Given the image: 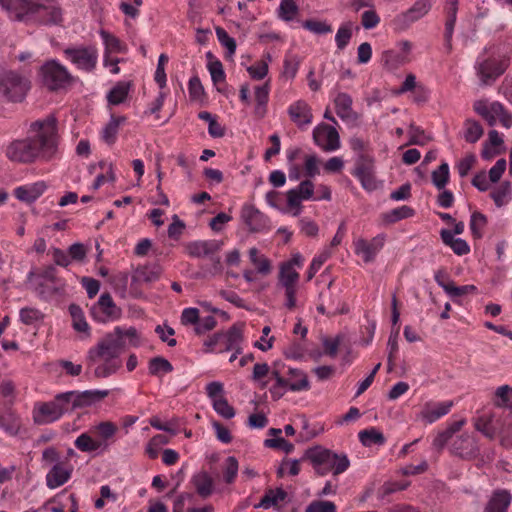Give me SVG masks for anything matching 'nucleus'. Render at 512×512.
Listing matches in <instances>:
<instances>
[{"label": "nucleus", "mask_w": 512, "mask_h": 512, "mask_svg": "<svg viewBox=\"0 0 512 512\" xmlns=\"http://www.w3.org/2000/svg\"><path fill=\"white\" fill-rule=\"evenodd\" d=\"M45 182L39 181L30 186H21L15 189V196L20 201L33 203L46 190Z\"/></svg>", "instance_id": "obj_28"}, {"label": "nucleus", "mask_w": 512, "mask_h": 512, "mask_svg": "<svg viewBox=\"0 0 512 512\" xmlns=\"http://www.w3.org/2000/svg\"><path fill=\"white\" fill-rule=\"evenodd\" d=\"M385 236L380 234L374 237L371 241L365 239H358L355 242L356 254H362L364 262L368 263L374 260L377 253L383 248Z\"/></svg>", "instance_id": "obj_20"}, {"label": "nucleus", "mask_w": 512, "mask_h": 512, "mask_svg": "<svg viewBox=\"0 0 512 512\" xmlns=\"http://www.w3.org/2000/svg\"><path fill=\"white\" fill-rule=\"evenodd\" d=\"M63 53L80 70L91 72L96 67L98 52L94 46L68 47Z\"/></svg>", "instance_id": "obj_10"}, {"label": "nucleus", "mask_w": 512, "mask_h": 512, "mask_svg": "<svg viewBox=\"0 0 512 512\" xmlns=\"http://www.w3.org/2000/svg\"><path fill=\"white\" fill-rule=\"evenodd\" d=\"M336 114L342 119H349L353 113L352 98L347 93H339L335 100Z\"/></svg>", "instance_id": "obj_39"}, {"label": "nucleus", "mask_w": 512, "mask_h": 512, "mask_svg": "<svg viewBox=\"0 0 512 512\" xmlns=\"http://www.w3.org/2000/svg\"><path fill=\"white\" fill-rule=\"evenodd\" d=\"M104 362L98 365L94 370L96 378H106L114 374L120 367L121 363L118 360L102 359Z\"/></svg>", "instance_id": "obj_49"}, {"label": "nucleus", "mask_w": 512, "mask_h": 512, "mask_svg": "<svg viewBox=\"0 0 512 512\" xmlns=\"http://www.w3.org/2000/svg\"><path fill=\"white\" fill-rule=\"evenodd\" d=\"M111 284L114 291L119 294L122 298H125L128 286V274L120 272L114 275L111 279Z\"/></svg>", "instance_id": "obj_62"}, {"label": "nucleus", "mask_w": 512, "mask_h": 512, "mask_svg": "<svg viewBox=\"0 0 512 512\" xmlns=\"http://www.w3.org/2000/svg\"><path fill=\"white\" fill-rule=\"evenodd\" d=\"M214 410L223 418L231 419L235 416V409L228 403L227 399L220 397L213 401Z\"/></svg>", "instance_id": "obj_56"}, {"label": "nucleus", "mask_w": 512, "mask_h": 512, "mask_svg": "<svg viewBox=\"0 0 512 512\" xmlns=\"http://www.w3.org/2000/svg\"><path fill=\"white\" fill-rule=\"evenodd\" d=\"M314 142L325 151H334L340 147L337 130L328 124H320L313 131Z\"/></svg>", "instance_id": "obj_18"}, {"label": "nucleus", "mask_w": 512, "mask_h": 512, "mask_svg": "<svg viewBox=\"0 0 512 512\" xmlns=\"http://www.w3.org/2000/svg\"><path fill=\"white\" fill-rule=\"evenodd\" d=\"M90 314L95 321L106 323L120 318L121 309L114 303L109 293H103L91 307Z\"/></svg>", "instance_id": "obj_13"}, {"label": "nucleus", "mask_w": 512, "mask_h": 512, "mask_svg": "<svg viewBox=\"0 0 512 512\" xmlns=\"http://www.w3.org/2000/svg\"><path fill=\"white\" fill-rule=\"evenodd\" d=\"M287 497L286 491L282 488H278L275 491L270 489L261 498L259 504L255 505V508H269L270 506L276 505L278 501H283Z\"/></svg>", "instance_id": "obj_44"}, {"label": "nucleus", "mask_w": 512, "mask_h": 512, "mask_svg": "<svg viewBox=\"0 0 512 512\" xmlns=\"http://www.w3.org/2000/svg\"><path fill=\"white\" fill-rule=\"evenodd\" d=\"M450 451L455 456L471 460L479 455L480 449L475 438L464 433L453 440Z\"/></svg>", "instance_id": "obj_16"}, {"label": "nucleus", "mask_w": 512, "mask_h": 512, "mask_svg": "<svg viewBox=\"0 0 512 512\" xmlns=\"http://www.w3.org/2000/svg\"><path fill=\"white\" fill-rule=\"evenodd\" d=\"M31 88L30 80L14 71L0 74V93L8 101L22 102Z\"/></svg>", "instance_id": "obj_7"}, {"label": "nucleus", "mask_w": 512, "mask_h": 512, "mask_svg": "<svg viewBox=\"0 0 512 512\" xmlns=\"http://www.w3.org/2000/svg\"><path fill=\"white\" fill-rule=\"evenodd\" d=\"M288 115L299 128L309 125L313 119L312 109L304 100H298L291 104L288 108Z\"/></svg>", "instance_id": "obj_21"}, {"label": "nucleus", "mask_w": 512, "mask_h": 512, "mask_svg": "<svg viewBox=\"0 0 512 512\" xmlns=\"http://www.w3.org/2000/svg\"><path fill=\"white\" fill-rule=\"evenodd\" d=\"M351 38H352V23L346 22L339 27V29L335 35V41H336L337 48L339 50H343L348 45Z\"/></svg>", "instance_id": "obj_52"}, {"label": "nucleus", "mask_w": 512, "mask_h": 512, "mask_svg": "<svg viewBox=\"0 0 512 512\" xmlns=\"http://www.w3.org/2000/svg\"><path fill=\"white\" fill-rule=\"evenodd\" d=\"M126 120L124 116H111L109 122L105 125L102 131V138L108 144H113L116 140V135L119 130V126Z\"/></svg>", "instance_id": "obj_41"}, {"label": "nucleus", "mask_w": 512, "mask_h": 512, "mask_svg": "<svg viewBox=\"0 0 512 512\" xmlns=\"http://www.w3.org/2000/svg\"><path fill=\"white\" fill-rule=\"evenodd\" d=\"M289 374L291 376H299L300 380L289 382L284 377H279L277 382H275V385H277L281 389H285L286 387L289 388L291 391H302V390H308L310 388V383L308 380V377L305 372L299 369H289Z\"/></svg>", "instance_id": "obj_27"}, {"label": "nucleus", "mask_w": 512, "mask_h": 512, "mask_svg": "<svg viewBox=\"0 0 512 512\" xmlns=\"http://www.w3.org/2000/svg\"><path fill=\"white\" fill-rule=\"evenodd\" d=\"M305 512H336V505L331 501H313Z\"/></svg>", "instance_id": "obj_64"}, {"label": "nucleus", "mask_w": 512, "mask_h": 512, "mask_svg": "<svg viewBox=\"0 0 512 512\" xmlns=\"http://www.w3.org/2000/svg\"><path fill=\"white\" fill-rule=\"evenodd\" d=\"M43 318L40 310L32 307H24L20 310V320L25 325H32Z\"/></svg>", "instance_id": "obj_60"}, {"label": "nucleus", "mask_w": 512, "mask_h": 512, "mask_svg": "<svg viewBox=\"0 0 512 512\" xmlns=\"http://www.w3.org/2000/svg\"><path fill=\"white\" fill-rule=\"evenodd\" d=\"M359 440L363 446L383 445L386 441L382 432L375 428L365 429L359 432Z\"/></svg>", "instance_id": "obj_40"}, {"label": "nucleus", "mask_w": 512, "mask_h": 512, "mask_svg": "<svg viewBox=\"0 0 512 512\" xmlns=\"http://www.w3.org/2000/svg\"><path fill=\"white\" fill-rule=\"evenodd\" d=\"M244 341L243 330L232 331L231 335L227 340L226 349L233 351L237 356L242 353V343Z\"/></svg>", "instance_id": "obj_63"}, {"label": "nucleus", "mask_w": 512, "mask_h": 512, "mask_svg": "<svg viewBox=\"0 0 512 512\" xmlns=\"http://www.w3.org/2000/svg\"><path fill=\"white\" fill-rule=\"evenodd\" d=\"M131 87L130 82H118L108 93L107 100L112 105H119L125 101Z\"/></svg>", "instance_id": "obj_37"}, {"label": "nucleus", "mask_w": 512, "mask_h": 512, "mask_svg": "<svg viewBox=\"0 0 512 512\" xmlns=\"http://www.w3.org/2000/svg\"><path fill=\"white\" fill-rule=\"evenodd\" d=\"M72 469L66 468L63 463H55L46 475V485L50 489L64 485L71 477Z\"/></svg>", "instance_id": "obj_24"}, {"label": "nucleus", "mask_w": 512, "mask_h": 512, "mask_svg": "<svg viewBox=\"0 0 512 512\" xmlns=\"http://www.w3.org/2000/svg\"><path fill=\"white\" fill-rule=\"evenodd\" d=\"M34 19L42 25H58L62 22V11L57 6L43 5Z\"/></svg>", "instance_id": "obj_31"}, {"label": "nucleus", "mask_w": 512, "mask_h": 512, "mask_svg": "<svg viewBox=\"0 0 512 512\" xmlns=\"http://www.w3.org/2000/svg\"><path fill=\"white\" fill-rule=\"evenodd\" d=\"M216 35L218 38V41L226 47L229 56H232L235 54L236 51V41L234 38L230 37L229 34L226 32L225 29L222 27H216Z\"/></svg>", "instance_id": "obj_59"}, {"label": "nucleus", "mask_w": 512, "mask_h": 512, "mask_svg": "<svg viewBox=\"0 0 512 512\" xmlns=\"http://www.w3.org/2000/svg\"><path fill=\"white\" fill-rule=\"evenodd\" d=\"M59 135L57 118L50 114L30 124L28 136L11 142L6 149L9 160L30 164L37 159L49 161L57 153Z\"/></svg>", "instance_id": "obj_1"}, {"label": "nucleus", "mask_w": 512, "mask_h": 512, "mask_svg": "<svg viewBox=\"0 0 512 512\" xmlns=\"http://www.w3.org/2000/svg\"><path fill=\"white\" fill-rule=\"evenodd\" d=\"M511 193L510 182L505 181L500 186L496 187L490 193V197L493 199L497 207H502L509 202V195Z\"/></svg>", "instance_id": "obj_45"}, {"label": "nucleus", "mask_w": 512, "mask_h": 512, "mask_svg": "<svg viewBox=\"0 0 512 512\" xmlns=\"http://www.w3.org/2000/svg\"><path fill=\"white\" fill-rule=\"evenodd\" d=\"M42 7L43 4L35 0H10L3 10L7 12L11 20L26 22L34 19Z\"/></svg>", "instance_id": "obj_11"}, {"label": "nucleus", "mask_w": 512, "mask_h": 512, "mask_svg": "<svg viewBox=\"0 0 512 512\" xmlns=\"http://www.w3.org/2000/svg\"><path fill=\"white\" fill-rule=\"evenodd\" d=\"M487 224V217L478 211L472 213L470 218V230L474 238L479 239L483 235V229Z\"/></svg>", "instance_id": "obj_48"}, {"label": "nucleus", "mask_w": 512, "mask_h": 512, "mask_svg": "<svg viewBox=\"0 0 512 512\" xmlns=\"http://www.w3.org/2000/svg\"><path fill=\"white\" fill-rule=\"evenodd\" d=\"M299 8L293 0H282L279 6L278 15L284 21H291L298 13Z\"/></svg>", "instance_id": "obj_53"}, {"label": "nucleus", "mask_w": 512, "mask_h": 512, "mask_svg": "<svg viewBox=\"0 0 512 512\" xmlns=\"http://www.w3.org/2000/svg\"><path fill=\"white\" fill-rule=\"evenodd\" d=\"M162 273L159 265H145L138 267L133 276V282L153 283L157 281Z\"/></svg>", "instance_id": "obj_32"}, {"label": "nucleus", "mask_w": 512, "mask_h": 512, "mask_svg": "<svg viewBox=\"0 0 512 512\" xmlns=\"http://www.w3.org/2000/svg\"><path fill=\"white\" fill-rule=\"evenodd\" d=\"M241 218L251 232H260L267 227V217L252 205L242 207Z\"/></svg>", "instance_id": "obj_19"}, {"label": "nucleus", "mask_w": 512, "mask_h": 512, "mask_svg": "<svg viewBox=\"0 0 512 512\" xmlns=\"http://www.w3.org/2000/svg\"><path fill=\"white\" fill-rule=\"evenodd\" d=\"M509 63V58H478L475 64V70L480 84L483 86L493 84L505 72Z\"/></svg>", "instance_id": "obj_8"}, {"label": "nucleus", "mask_w": 512, "mask_h": 512, "mask_svg": "<svg viewBox=\"0 0 512 512\" xmlns=\"http://www.w3.org/2000/svg\"><path fill=\"white\" fill-rule=\"evenodd\" d=\"M511 495L507 490H495L487 502L484 512H507Z\"/></svg>", "instance_id": "obj_26"}, {"label": "nucleus", "mask_w": 512, "mask_h": 512, "mask_svg": "<svg viewBox=\"0 0 512 512\" xmlns=\"http://www.w3.org/2000/svg\"><path fill=\"white\" fill-rule=\"evenodd\" d=\"M302 26L306 30L319 35L332 32L331 25L326 23L325 21L308 19L302 22Z\"/></svg>", "instance_id": "obj_55"}, {"label": "nucleus", "mask_w": 512, "mask_h": 512, "mask_svg": "<svg viewBox=\"0 0 512 512\" xmlns=\"http://www.w3.org/2000/svg\"><path fill=\"white\" fill-rule=\"evenodd\" d=\"M483 135V128L479 122L474 120H466L464 138L468 143L477 142Z\"/></svg>", "instance_id": "obj_50"}, {"label": "nucleus", "mask_w": 512, "mask_h": 512, "mask_svg": "<svg viewBox=\"0 0 512 512\" xmlns=\"http://www.w3.org/2000/svg\"><path fill=\"white\" fill-rule=\"evenodd\" d=\"M148 371L152 376H160L161 373H171L173 371V366L164 357L157 356L150 359L148 364Z\"/></svg>", "instance_id": "obj_42"}, {"label": "nucleus", "mask_w": 512, "mask_h": 512, "mask_svg": "<svg viewBox=\"0 0 512 512\" xmlns=\"http://www.w3.org/2000/svg\"><path fill=\"white\" fill-rule=\"evenodd\" d=\"M69 411V405L64 393H59L51 401L35 404L33 408V421L37 425L53 423Z\"/></svg>", "instance_id": "obj_6"}, {"label": "nucleus", "mask_w": 512, "mask_h": 512, "mask_svg": "<svg viewBox=\"0 0 512 512\" xmlns=\"http://www.w3.org/2000/svg\"><path fill=\"white\" fill-rule=\"evenodd\" d=\"M303 458L311 462L315 473L319 476H325L330 472L336 476L345 472L350 466L346 454H337L319 445L307 449Z\"/></svg>", "instance_id": "obj_4"}, {"label": "nucleus", "mask_w": 512, "mask_h": 512, "mask_svg": "<svg viewBox=\"0 0 512 512\" xmlns=\"http://www.w3.org/2000/svg\"><path fill=\"white\" fill-rule=\"evenodd\" d=\"M191 483L197 494L204 499L208 498L213 493V479L206 471L195 474L191 479Z\"/></svg>", "instance_id": "obj_29"}, {"label": "nucleus", "mask_w": 512, "mask_h": 512, "mask_svg": "<svg viewBox=\"0 0 512 512\" xmlns=\"http://www.w3.org/2000/svg\"><path fill=\"white\" fill-rule=\"evenodd\" d=\"M483 119L490 126H494L499 120L504 126L508 127V122L510 121L509 115L505 112L504 107L499 102H493L489 104V111L487 116H484Z\"/></svg>", "instance_id": "obj_33"}, {"label": "nucleus", "mask_w": 512, "mask_h": 512, "mask_svg": "<svg viewBox=\"0 0 512 512\" xmlns=\"http://www.w3.org/2000/svg\"><path fill=\"white\" fill-rule=\"evenodd\" d=\"M221 248V242L216 240L193 241L185 246L189 256L195 258L208 257L214 255Z\"/></svg>", "instance_id": "obj_22"}, {"label": "nucleus", "mask_w": 512, "mask_h": 512, "mask_svg": "<svg viewBox=\"0 0 512 512\" xmlns=\"http://www.w3.org/2000/svg\"><path fill=\"white\" fill-rule=\"evenodd\" d=\"M96 432L102 438V442L107 444L105 441L111 439L117 432L118 427L110 421L100 422L96 427Z\"/></svg>", "instance_id": "obj_61"}, {"label": "nucleus", "mask_w": 512, "mask_h": 512, "mask_svg": "<svg viewBox=\"0 0 512 512\" xmlns=\"http://www.w3.org/2000/svg\"><path fill=\"white\" fill-rule=\"evenodd\" d=\"M382 61L388 70H396L404 65L407 61L406 57L394 50L384 51L382 54Z\"/></svg>", "instance_id": "obj_47"}, {"label": "nucleus", "mask_w": 512, "mask_h": 512, "mask_svg": "<svg viewBox=\"0 0 512 512\" xmlns=\"http://www.w3.org/2000/svg\"><path fill=\"white\" fill-rule=\"evenodd\" d=\"M125 338L129 339L132 346H138V332L136 328L130 327L126 330L116 327L113 332L106 334L96 345L88 351V366L94 365L100 359L118 360L123 348L126 345Z\"/></svg>", "instance_id": "obj_3"}, {"label": "nucleus", "mask_w": 512, "mask_h": 512, "mask_svg": "<svg viewBox=\"0 0 512 512\" xmlns=\"http://www.w3.org/2000/svg\"><path fill=\"white\" fill-rule=\"evenodd\" d=\"M511 393L512 388L509 385L500 386L495 390L491 398L495 410L474 418V427L477 431L490 439L503 432L504 424L501 423V419L510 418L512 414L509 404Z\"/></svg>", "instance_id": "obj_2"}, {"label": "nucleus", "mask_w": 512, "mask_h": 512, "mask_svg": "<svg viewBox=\"0 0 512 512\" xmlns=\"http://www.w3.org/2000/svg\"><path fill=\"white\" fill-rule=\"evenodd\" d=\"M69 313L72 318V326L78 332L87 333L89 336L90 327L85 319L84 312L79 305L70 304Z\"/></svg>", "instance_id": "obj_36"}, {"label": "nucleus", "mask_w": 512, "mask_h": 512, "mask_svg": "<svg viewBox=\"0 0 512 512\" xmlns=\"http://www.w3.org/2000/svg\"><path fill=\"white\" fill-rule=\"evenodd\" d=\"M415 214L413 208L403 205L382 214V220L386 224H392L402 219L410 218Z\"/></svg>", "instance_id": "obj_38"}, {"label": "nucleus", "mask_w": 512, "mask_h": 512, "mask_svg": "<svg viewBox=\"0 0 512 512\" xmlns=\"http://www.w3.org/2000/svg\"><path fill=\"white\" fill-rule=\"evenodd\" d=\"M74 444L82 452H94L99 449L106 450L108 448V444L93 439L88 433L79 435Z\"/></svg>", "instance_id": "obj_34"}, {"label": "nucleus", "mask_w": 512, "mask_h": 512, "mask_svg": "<svg viewBox=\"0 0 512 512\" xmlns=\"http://www.w3.org/2000/svg\"><path fill=\"white\" fill-rule=\"evenodd\" d=\"M299 273L290 264H282L278 276V284L285 291V307L292 310L296 307L297 283Z\"/></svg>", "instance_id": "obj_12"}, {"label": "nucleus", "mask_w": 512, "mask_h": 512, "mask_svg": "<svg viewBox=\"0 0 512 512\" xmlns=\"http://www.w3.org/2000/svg\"><path fill=\"white\" fill-rule=\"evenodd\" d=\"M69 405V410L89 407L109 395V390H86L83 392L67 391L64 392Z\"/></svg>", "instance_id": "obj_14"}, {"label": "nucleus", "mask_w": 512, "mask_h": 512, "mask_svg": "<svg viewBox=\"0 0 512 512\" xmlns=\"http://www.w3.org/2000/svg\"><path fill=\"white\" fill-rule=\"evenodd\" d=\"M453 405L452 401H445L436 404L426 403L423 410L421 411V418L424 419L427 423H433L439 418L445 416L449 413L451 407Z\"/></svg>", "instance_id": "obj_25"}, {"label": "nucleus", "mask_w": 512, "mask_h": 512, "mask_svg": "<svg viewBox=\"0 0 512 512\" xmlns=\"http://www.w3.org/2000/svg\"><path fill=\"white\" fill-rule=\"evenodd\" d=\"M242 325L234 324L232 325L226 332L220 331L214 333L212 336H210L205 342L204 345L207 347V352H218V353H224L229 351V349H226L227 346V340L229 336L231 335L232 331H241Z\"/></svg>", "instance_id": "obj_23"}, {"label": "nucleus", "mask_w": 512, "mask_h": 512, "mask_svg": "<svg viewBox=\"0 0 512 512\" xmlns=\"http://www.w3.org/2000/svg\"><path fill=\"white\" fill-rule=\"evenodd\" d=\"M352 174L361 182L364 189L369 191L376 189L375 161L370 154H358Z\"/></svg>", "instance_id": "obj_9"}, {"label": "nucleus", "mask_w": 512, "mask_h": 512, "mask_svg": "<svg viewBox=\"0 0 512 512\" xmlns=\"http://www.w3.org/2000/svg\"><path fill=\"white\" fill-rule=\"evenodd\" d=\"M254 96L256 101L255 114L261 118L265 115L266 112V104L269 97L268 84L257 86L255 88Z\"/></svg>", "instance_id": "obj_43"}, {"label": "nucleus", "mask_w": 512, "mask_h": 512, "mask_svg": "<svg viewBox=\"0 0 512 512\" xmlns=\"http://www.w3.org/2000/svg\"><path fill=\"white\" fill-rule=\"evenodd\" d=\"M433 0H417L407 11L397 15L394 26L399 30L407 29L412 23L424 17L431 9Z\"/></svg>", "instance_id": "obj_15"}, {"label": "nucleus", "mask_w": 512, "mask_h": 512, "mask_svg": "<svg viewBox=\"0 0 512 512\" xmlns=\"http://www.w3.org/2000/svg\"><path fill=\"white\" fill-rule=\"evenodd\" d=\"M299 65L300 58L297 55L287 54L284 59L283 75L290 79H293L298 72Z\"/></svg>", "instance_id": "obj_54"}, {"label": "nucleus", "mask_w": 512, "mask_h": 512, "mask_svg": "<svg viewBox=\"0 0 512 512\" xmlns=\"http://www.w3.org/2000/svg\"><path fill=\"white\" fill-rule=\"evenodd\" d=\"M398 336H399V327L391 332L388 339V370L391 371L394 367V359L395 355L398 352Z\"/></svg>", "instance_id": "obj_58"}, {"label": "nucleus", "mask_w": 512, "mask_h": 512, "mask_svg": "<svg viewBox=\"0 0 512 512\" xmlns=\"http://www.w3.org/2000/svg\"><path fill=\"white\" fill-rule=\"evenodd\" d=\"M313 194L314 184L311 180H304L298 187L287 191V205L291 210H294V216H298L301 212V201L310 199Z\"/></svg>", "instance_id": "obj_17"}, {"label": "nucleus", "mask_w": 512, "mask_h": 512, "mask_svg": "<svg viewBox=\"0 0 512 512\" xmlns=\"http://www.w3.org/2000/svg\"><path fill=\"white\" fill-rule=\"evenodd\" d=\"M249 258L252 264L256 267L258 273L263 275H267L270 273V261L264 256H259V251L256 247H252L249 249Z\"/></svg>", "instance_id": "obj_46"}, {"label": "nucleus", "mask_w": 512, "mask_h": 512, "mask_svg": "<svg viewBox=\"0 0 512 512\" xmlns=\"http://www.w3.org/2000/svg\"><path fill=\"white\" fill-rule=\"evenodd\" d=\"M432 182L439 190L443 189L449 181V165L443 162L437 170L432 172Z\"/></svg>", "instance_id": "obj_51"}, {"label": "nucleus", "mask_w": 512, "mask_h": 512, "mask_svg": "<svg viewBox=\"0 0 512 512\" xmlns=\"http://www.w3.org/2000/svg\"><path fill=\"white\" fill-rule=\"evenodd\" d=\"M238 461L234 456L226 458L224 463V480L227 484L234 482L238 473Z\"/></svg>", "instance_id": "obj_57"}, {"label": "nucleus", "mask_w": 512, "mask_h": 512, "mask_svg": "<svg viewBox=\"0 0 512 512\" xmlns=\"http://www.w3.org/2000/svg\"><path fill=\"white\" fill-rule=\"evenodd\" d=\"M443 243L450 247L458 256L466 255L470 252V246L461 238H455L451 230L442 229L440 232Z\"/></svg>", "instance_id": "obj_30"}, {"label": "nucleus", "mask_w": 512, "mask_h": 512, "mask_svg": "<svg viewBox=\"0 0 512 512\" xmlns=\"http://www.w3.org/2000/svg\"><path fill=\"white\" fill-rule=\"evenodd\" d=\"M39 75L43 86L50 92L66 90L76 82L68 69L54 59L44 62L39 69Z\"/></svg>", "instance_id": "obj_5"}, {"label": "nucleus", "mask_w": 512, "mask_h": 512, "mask_svg": "<svg viewBox=\"0 0 512 512\" xmlns=\"http://www.w3.org/2000/svg\"><path fill=\"white\" fill-rule=\"evenodd\" d=\"M0 428L7 434L16 436L21 428L20 418L11 410L0 413Z\"/></svg>", "instance_id": "obj_35"}]
</instances>
